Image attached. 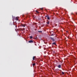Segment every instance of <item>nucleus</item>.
Segmentation results:
<instances>
[{
    "label": "nucleus",
    "mask_w": 77,
    "mask_h": 77,
    "mask_svg": "<svg viewBox=\"0 0 77 77\" xmlns=\"http://www.w3.org/2000/svg\"><path fill=\"white\" fill-rule=\"evenodd\" d=\"M50 39H51V40L53 41H55V40H54V38L51 37H49Z\"/></svg>",
    "instance_id": "obj_1"
},
{
    "label": "nucleus",
    "mask_w": 77,
    "mask_h": 77,
    "mask_svg": "<svg viewBox=\"0 0 77 77\" xmlns=\"http://www.w3.org/2000/svg\"><path fill=\"white\" fill-rule=\"evenodd\" d=\"M28 42H29V43H33V42L32 40H31L29 41Z\"/></svg>",
    "instance_id": "obj_2"
},
{
    "label": "nucleus",
    "mask_w": 77,
    "mask_h": 77,
    "mask_svg": "<svg viewBox=\"0 0 77 77\" xmlns=\"http://www.w3.org/2000/svg\"><path fill=\"white\" fill-rule=\"evenodd\" d=\"M58 68H61V65H59L58 66Z\"/></svg>",
    "instance_id": "obj_3"
},
{
    "label": "nucleus",
    "mask_w": 77,
    "mask_h": 77,
    "mask_svg": "<svg viewBox=\"0 0 77 77\" xmlns=\"http://www.w3.org/2000/svg\"><path fill=\"white\" fill-rule=\"evenodd\" d=\"M15 20H17V21H18V17H16V18L15 19Z\"/></svg>",
    "instance_id": "obj_4"
},
{
    "label": "nucleus",
    "mask_w": 77,
    "mask_h": 77,
    "mask_svg": "<svg viewBox=\"0 0 77 77\" xmlns=\"http://www.w3.org/2000/svg\"><path fill=\"white\" fill-rule=\"evenodd\" d=\"M21 26H23V27H25L26 25L24 24H22Z\"/></svg>",
    "instance_id": "obj_5"
},
{
    "label": "nucleus",
    "mask_w": 77,
    "mask_h": 77,
    "mask_svg": "<svg viewBox=\"0 0 77 77\" xmlns=\"http://www.w3.org/2000/svg\"><path fill=\"white\" fill-rule=\"evenodd\" d=\"M52 44V45H56V42L53 43Z\"/></svg>",
    "instance_id": "obj_6"
},
{
    "label": "nucleus",
    "mask_w": 77,
    "mask_h": 77,
    "mask_svg": "<svg viewBox=\"0 0 77 77\" xmlns=\"http://www.w3.org/2000/svg\"><path fill=\"white\" fill-rule=\"evenodd\" d=\"M35 56L33 57V60H35Z\"/></svg>",
    "instance_id": "obj_7"
},
{
    "label": "nucleus",
    "mask_w": 77,
    "mask_h": 77,
    "mask_svg": "<svg viewBox=\"0 0 77 77\" xmlns=\"http://www.w3.org/2000/svg\"><path fill=\"white\" fill-rule=\"evenodd\" d=\"M47 24H50V22L48 21L47 22Z\"/></svg>",
    "instance_id": "obj_8"
},
{
    "label": "nucleus",
    "mask_w": 77,
    "mask_h": 77,
    "mask_svg": "<svg viewBox=\"0 0 77 77\" xmlns=\"http://www.w3.org/2000/svg\"><path fill=\"white\" fill-rule=\"evenodd\" d=\"M38 32H39V33H42V32L41 31H38Z\"/></svg>",
    "instance_id": "obj_9"
},
{
    "label": "nucleus",
    "mask_w": 77,
    "mask_h": 77,
    "mask_svg": "<svg viewBox=\"0 0 77 77\" xmlns=\"http://www.w3.org/2000/svg\"><path fill=\"white\" fill-rule=\"evenodd\" d=\"M35 65H36V64H35V63H33L32 64V66H35Z\"/></svg>",
    "instance_id": "obj_10"
},
{
    "label": "nucleus",
    "mask_w": 77,
    "mask_h": 77,
    "mask_svg": "<svg viewBox=\"0 0 77 77\" xmlns=\"http://www.w3.org/2000/svg\"><path fill=\"white\" fill-rule=\"evenodd\" d=\"M32 38H33V37H32V36H30V39H32Z\"/></svg>",
    "instance_id": "obj_11"
},
{
    "label": "nucleus",
    "mask_w": 77,
    "mask_h": 77,
    "mask_svg": "<svg viewBox=\"0 0 77 77\" xmlns=\"http://www.w3.org/2000/svg\"><path fill=\"white\" fill-rule=\"evenodd\" d=\"M47 19H48V20H50V17H49V16L47 17Z\"/></svg>",
    "instance_id": "obj_12"
},
{
    "label": "nucleus",
    "mask_w": 77,
    "mask_h": 77,
    "mask_svg": "<svg viewBox=\"0 0 77 77\" xmlns=\"http://www.w3.org/2000/svg\"><path fill=\"white\" fill-rule=\"evenodd\" d=\"M49 16H48V15H46V16H45V17H48Z\"/></svg>",
    "instance_id": "obj_13"
},
{
    "label": "nucleus",
    "mask_w": 77,
    "mask_h": 77,
    "mask_svg": "<svg viewBox=\"0 0 77 77\" xmlns=\"http://www.w3.org/2000/svg\"><path fill=\"white\" fill-rule=\"evenodd\" d=\"M62 74H63V75L64 74V72H62Z\"/></svg>",
    "instance_id": "obj_14"
},
{
    "label": "nucleus",
    "mask_w": 77,
    "mask_h": 77,
    "mask_svg": "<svg viewBox=\"0 0 77 77\" xmlns=\"http://www.w3.org/2000/svg\"><path fill=\"white\" fill-rule=\"evenodd\" d=\"M54 35V34H52L51 35V36H53Z\"/></svg>",
    "instance_id": "obj_15"
},
{
    "label": "nucleus",
    "mask_w": 77,
    "mask_h": 77,
    "mask_svg": "<svg viewBox=\"0 0 77 77\" xmlns=\"http://www.w3.org/2000/svg\"><path fill=\"white\" fill-rule=\"evenodd\" d=\"M36 12H37V13H39V12H38V11H36Z\"/></svg>",
    "instance_id": "obj_16"
},
{
    "label": "nucleus",
    "mask_w": 77,
    "mask_h": 77,
    "mask_svg": "<svg viewBox=\"0 0 77 77\" xmlns=\"http://www.w3.org/2000/svg\"><path fill=\"white\" fill-rule=\"evenodd\" d=\"M41 10H43V8H41Z\"/></svg>",
    "instance_id": "obj_17"
},
{
    "label": "nucleus",
    "mask_w": 77,
    "mask_h": 77,
    "mask_svg": "<svg viewBox=\"0 0 77 77\" xmlns=\"http://www.w3.org/2000/svg\"><path fill=\"white\" fill-rule=\"evenodd\" d=\"M35 39H36V38H35Z\"/></svg>",
    "instance_id": "obj_18"
}]
</instances>
